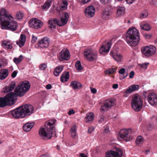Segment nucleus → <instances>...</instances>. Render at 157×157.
<instances>
[{
	"label": "nucleus",
	"instance_id": "nucleus-15",
	"mask_svg": "<svg viewBox=\"0 0 157 157\" xmlns=\"http://www.w3.org/2000/svg\"><path fill=\"white\" fill-rule=\"evenodd\" d=\"M111 48V44L109 42H104L99 50L100 54L105 55L109 51Z\"/></svg>",
	"mask_w": 157,
	"mask_h": 157
},
{
	"label": "nucleus",
	"instance_id": "nucleus-62",
	"mask_svg": "<svg viewBox=\"0 0 157 157\" xmlns=\"http://www.w3.org/2000/svg\"><path fill=\"white\" fill-rule=\"evenodd\" d=\"M91 92L93 94H95L97 92L96 89H90Z\"/></svg>",
	"mask_w": 157,
	"mask_h": 157
},
{
	"label": "nucleus",
	"instance_id": "nucleus-24",
	"mask_svg": "<svg viewBox=\"0 0 157 157\" xmlns=\"http://www.w3.org/2000/svg\"><path fill=\"white\" fill-rule=\"evenodd\" d=\"M26 37L25 35L21 34L20 40L16 42L17 44L19 45L20 47H21L24 45L26 41Z\"/></svg>",
	"mask_w": 157,
	"mask_h": 157
},
{
	"label": "nucleus",
	"instance_id": "nucleus-31",
	"mask_svg": "<svg viewBox=\"0 0 157 157\" xmlns=\"http://www.w3.org/2000/svg\"><path fill=\"white\" fill-rule=\"evenodd\" d=\"M77 128L75 125H73L71 128L70 129V132L71 133V136L74 138H76V135Z\"/></svg>",
	"mask_w": 157,
	"mask_h": 157
},
{
	"label": "nucleus",
	"instance_id": "nucleus-23",
	"mask_svg": "<svg viewBox=\"0 0 157 157\" xmlns=\"http://www.w3.org/2000/svg\"><path fill=\"white\" fill-rule=\"evenodd\" d=\"M34 123H27L23 126V130L26 132L29 131L34 125Z\"/></svg>",
	"mask_w": 157,
	"mask_h": 157
},
{
	"label": "nucleus",
	"instance_id": "nucleus-21",
	"mask_svg": "<svg viewBox=\"0 0 157 157\" xmlns=\"http://www.w3.org/2000/svg\"><path fill=\"white\" fill-rule=\"evenodd\" d=\"M30 87L29 82L26 80L22 82L16 88H30Z\"/></svg>",
	"mask_w": 157,
	"mask_h": 157
},
{
	"label": "nucleus",
	"instance_id": "nucleus-27",
	"mask_svg": "<svg viewBox=\"0 0 157 157\" xmlns=\"http://www.w3.org/2000/svg\"><path fill=\"white\" fill-rule=\"evenodd\" d=\"M2 47L6 49H11L13 47L10 41L8 40H4L2 44Z\"/></svg>",
	"mask_w": 157,
	"mask_h": 157
},
{
	"label": "nucleus",
	"instance_id": "nucleus-18",
	"mask_svg": "<svg viewBox=\"0 0 157 157\" xmlns=\"http://www.w3.org/2000/svg\"><path fill=\"white\" fill-rule=\"evenodd\" d=\"M110 55L113 58L117 61H121L122 56L121 55L118 54L116 50H112L110 52Z\"/></svg>",
	"mask_w": 157,
	"mask_h": 157
},
{
	"label": "nucleus",
	"instance_id": "nucleus-5",
	"mask_svg": "<svg viewBox=\"0 0 157 157\" xmlns=\"http://www.w3.org/2000/svg\"><path fill=\"white\" fill-rule=\"evenodd\" d=\"M63 14L64 17H61L60 21L57 19L50 20V25L52 24L51 26H50V29H52V27L56 28V25H55L56 24L59 26H62L67 24L68 20L69 15L67 12H64Z\"/></svg>",
	"mask_w": 157,
	"mask_h": 157
},
{
	"label": "nucleus",
	"instance_id": "nucleus-33",
	"mask_svg": "<svg viewBox=\"0 0 157 157\" xmlns=\"http://www.w3.org/2000/svg\"><path fill=\"white\" fill-rule=\"evenodd\" d=\"M111 14V11L108 9H106L103 12L102 17L104 19H106L110 16Z\"/></svg>",
	"mask_w": 157,
	"mask_h": 157
},
{
	"label": "nucleus",
	"instance_id": "nucleus-19",
	"mask_svg": "<svg viewBox=\"0 0 157 157\" xmlns=\"http://www.w3.org/2000/svg\"><path fill=\"white\" fill-rule=\"evenodd\" d=\"M39 47L42 48H46L49 45V39L47 37L44 38L41 40L39 41L38 44Z\"/></svg>",
	"mask_w": 157,
	"mask_h": 157
},
{
	"label": "nucleus",
	"instance_id": "nucleus-16",
	"mask_svg": "<svg viewBox=\"0 0 157 157\" xmlns=\"http://www.w3.org/2000/svg\"><path fill=\"white\" fill-rule=\"evenodd\" d=\"M70 58V53L68 50L63 49L59 53V59L60 61L68 60Z\"/></svg>",
	"mask_w": 157,
	"mask_h": 157
},
{
	"label": "nucleus",
	"instance_id": "nucleus-55",
	"mask_svg": "<svg viewBox=\"0 0 157 157\" xmlns=\"http://www.w3.org/2000/svg\"><path fill=\"white\" fill-rule=\"evenodd\" d=\"M17 74V72L16 71H14L12 74L11 76L13 78H15Z\"/></svg>",
	"mask_w": 157,
	"mask_h": 157
},
{
	"label": "nucleus",
	"instance_id": "nucleus-56",
	"mask_svg": "<svg viewBox=\"0 0 157 157\" xmlns=\"http://www.w3.org/2000/svg\"><path fill=\"white\" fill-rule=\"evenodd\" d=\"M94 128L91 127L89 128L88 130V132L89 133H92V131L94 130Z\"/></svg>",
	"mask_w": 157,
	"mask_h": 157
},
{
	"label": "nucleus",
	"instance_id": "nucleus-26",
	"mask_svg": "<svg viewBox=\"0 0 157 157\" xmlns=\"http://www.w3.org/2000/svg\"><path fill=\"white\" fill-rule=\"evenodd\" d=\"M9 106L5 97H0V107L4 108Z\"/></svg>",
	"mask_w": 157,
	"mask_h": 157
},
{
	"label": "nucleus",
	"instance_id": "nucleus-51",
	"mask_svg": "<svg viewBox=\"0 0 157 157\" xmlns=\"http://www.w3.org/2000/svg\"><path fill=\"white\" fill-rule=\"evenodd\" d=\"M125 69L124 68H121V69L119 70V73L120 74L123 75L125 73Z\"/></svg>",
	"mask_w": 157,
	"mask_h": 157
},
{
	"label": "nucleus",
	"instance_id": "nucleus-54",
	"mask_svg": "<svg viewBox=\"0 0 157 157\" xmlns=\"http://www.w3.org/2000/svg\"><path fill=\"white\" fill-rule=\"evenodd\" d=\"M58 50L57 48L55 46L53 47L52 48H51V51L53 52H56Z\"/></svg>",
	"mask_w": 157,
	"mask_h": 157
},
{
	"label": "nucleus",
	"instance_id": "nucleus-22",
	"mask_svg": "<svg viewBox=\"0 0 157 157\" xmlns=\"http://www.w3.org/2000/svg\"><path fill=\"white\" fill-rule=\"evenodd\" d=\"M9 71L6 69H2L0 71V79L3 80L6 78L8 76Z\"/></svg>",
	"mask_w": 157,
	"mask_h": 157
},
{
	"label": "nucleus",
	"instance_id": "nucleus-7",
	"mask_svg": "<svg viewBox=\"0 0 157 157\" xmlns=\"http://www.w3.org/2000/svg\"><path fill=\"white\" fill-rule=\"evenodd\" d=\"M141 50L142 55L144 57H149L155 54L156 48L154 46L150 45L142 47Z\"/></svg>",
	"mask_w": 157,
	"mask_h": 157
},
{
	"label": "nucleus",
	"instance_id": "nucleus-4",
	"mask_svg": "<svg viewBox=\"0 0 157 157\" xmlns=\"http://www.w3.org/2000/svg\"><path fill=\"white\" fill-rule=\"evenodd\" d=\"M132 108L136 111L140 110L143 107V100L141 97L138 94L135 95L131 100Z\"/></svg>",
	"mask_w": 157,
	"mask_h": 157
},
{
	"label": "nucleus",
	"instance_id": "nucleus-3",
	"mask_svg": "<svg viewBox=\"0 0 157 157\" xmlns=\"http://www.w3.org/2000/svg\"><path fill=\"white\" fill-rule=\"evenodd\" d=\"M125 39L127 43L130 46H136L140 40L139 31L135 28L129 29L126 34Z\"/></svg>",
	"mask_w": 157,
	"mask_h": 157
},
{
	"label": "nucleus",
	"instance_id": "nucleus-52",
	"mask_svg": "<svg viewBox=\"0 0 157 157\" xmlns=\"http://www.w3.org/2000/svg\"><path fill=\"white\" fill-rule=\"evenodd\" d=\"M75 113V111L72 109L69 110L68 112V115H70L72 114H74Z\"/></svg>",
	"mask_w": 157,
	"mask_h": 157
},
{
	"label": "nucleus",
	"instance_id": "nucleus-60",
	"mask_svg": "<svg viewBox=\"0 0 157 157\" xmlns=\"http://www.w3.org/2000/svg\"><path fill=\"white\" fill-rule=\"evenodd\" d=\"M143 95L144 98H146L147 96V92L144 91L143 93Z\"/></svg>",
	"mask_w": 157,
	"mask_h": 157
},
{
	"label": "nucleus",
	"instance_id": "nucleus-44",
	"mask_svg": "<svg viewBox=\"0 0 157 157\" xmlns=\"http://www.w3.org/2000/svg\"><path fill=\"white\" fill-rule=\"evenodd\" d=\"M7 64V63L6 60H4L2 59H0V67H1L2 65L5 66Z\"/></svg>",
	"mask_w": 157,
	"mask_h": 157
},
{
	"label": "nucleus",
	"instance_id": "nucleus-17",
	"mask_svg": "<svg viewBox=\"0 0 157 157\" xmlns=\"http://www.w3.org/2000/svg\"><path fill=\"white\" fill-rule=\"evenodd\" d=\"M84 12L86 16L88 17H93L95 13V8L92 6H90L86 8Z\"/></svg>",
	"mask_w": 157,
	"mask_h": 157
},
{
	"label": "nucleus",
	"instance_id": "nucleus-38",
	"mask_svg": "<svg viewBox=\"0 0 157 157\" xmlns=\"http://www.w3.org/2000/svg\"><path fill=\"white\" fill-rule=\"evenodd\" d=\"M141 28L142 29L146 31H148L151 29V27L148 24H145L143 26L141 25Z\"/></svg>",
	"mask_w": 157,
	"mask_h": 157
},
{
	"label": "nucleus",
	"instance_id": "nucleus-41",
	"mask_svg": "<svg viewBox=\"0 0 157 157\" xmlns=\"http://www.w3.org/2000/svg\"><path fill=\"white\" fill-rule=\"evenodd\" d=\"M143 140L142 137L141 136H139L137 137L136 142L137 144H140L143 141Z\"/></svg>",
	"mask_w": 157,
	"mask_h": 157
},
{
	"label": "nucleus",
	"instance_id": "nucleus-6",
	"mask_svg": "<svg viewBox=\"0 0 157 157\" xmlns=\"http://www.w3.org/2000/svg\"><path fill=\"white\" fill-rule=\"evenodd\" d=\"M13 89H5L3 92L5 93H8L4 96L8 103L9 106H11L14 105L17 100V98L14 93L10 92Z\"/></svg>",
	"mask_w": 157,
	"mask_h": 157
},
{
	"label": "nucleus",
	"instance_id": "nucleus-42",
	"mask_svg": "<svg viewBox=\"0 0 157 157\" xmlns=\"http://www.w3.org/2000/svg\"><path fill=\"white\" fill-rule=\"evenodd\" d=\"M142 86L141 85H135L133 84L129 86L128 88H142Z\"/></svg>",
	"mask_w": 157,
	"mask_h": 157
},
{
	"label": "nucleus",
	"instance_id": "nucleus-59",
	"mask_svg": "<svg viewBox=\"0 0 157 157\" xmlns=\"http://www.w3.org/2000/svg\"><path fill=\"white\" fill-rule=\"evenodd\" d=\"M109 131V128L108 127H106L104 130V132L105 133H107Z\"/></svg>",
	"mask_w": 157,
	"mask_h": 157
},
{
	"label": "nucleus",
	"instance_id": "nucleus-32",
	"mask_svg": "<svg viewBox=\"0 0 157 157\" xmlns=\"http://www.w3.org/2000/svg\"><path fill=\"white\" fill-rule=\"evenodd\" d=\"M94 118V114L91 112L86 114V117H85L86 121V122L92 121Z\"/></svg>",
	"mask_w": 157,
	"mask_h": 157
},
{
	"label": "nucleus",
	"instance_id": "nucleus-48",
	"mask_svg": "<svg viewBox=\"0 0 157 157\" xmlns=\"http://www.w3.org/2000/svg\"><path fill=\"white\" fill-rule=\"evenodd\" d=\"M149 64V63H144L143 64H140V65L142 68H144L146 69L148 65Z\"/></svg>",
	"mask_w": 157,
	"mask_h": 157
},
{
	"label": "nucleus",
	"instance_id": "nucleus-39",
	"mask_svg": "<svg viewBox=\"0 0 157 157\" xmlns=\"http://www.w3.org/2000/svg\"><path fill=\"white\" fill-rule=\"evenodd\" d=\"M75 67L78 70H81L83 69L80 61L76 62L75 65Z\"/></svg>",
	"mask_w": 157,
	"mask_h": 157
},
{
	"label": "nucleus",
	"instance_id": "nucleus-36",
	"mask_svg": "<svg viewBox=\"0 0 157 157\" xmlns=\"http://www.w3.org/2000/svg\"><path fill=\"white\" fill-rule=\"evenodd\" d=\"M23 59V56L20 55L18 58H14L13 59V62L17 64H19Z\"/></svg>",
	"mask_w": 157,
	"mask_h": 157
},
{
	"label": "nucleus",
	"instance_id": "nucleus-40",
	"mask_svg": "<svg viewBox=\"0 0 157 157\" xmlns=\"http://www.w3.org/2000/svg\"><path fill=\"white\" fill-rule=\"evenodd\" d=\"M49 8V0L45 2L44 4L42 6V8L44 10H46Z\"/></svg>",
	"mask_w": 157,
	"mask_h": 157
},
{
	"label": "nucleus",
	"instance_id": "nucleus-20",
	"mask_svg": "<svg viewBox=\"0 0 157 157\" xmlns=\"http://www.w3.org/2000/svg\"><path fill=\"white\" fill-rule=\"evenodd\" d=\"M29 89H15L14 91V94L17 98V96L21 97L24 95L29 90Z\"/></svg>",
	"mask_w": 157,
	"mask_h": 157
},
{
	"label": "nucleus",
	"instance_id": "nucleus-2",
	"mask_svg": "<svg viewBox=\"0 0 157 157\" xmlns=\"http://www.w3.org/2000/svg\"><path fill=\"white\" fill-rule=\"evenodd\" d=\"M33 106L29 104L21 105L11 111L12 116L15 118H24L31 115L33 113Z\"/></svg>",
	"mask_w": 157,
	"mask_h": 157
},
{
	"label": "nucleus",
	"instance_id": "nucleus-49",
	"mask_svg": "<svg viewBox=\"0 0 157 157\" xmlns=\"http://www.w3.org/2000/svg\"><path fill=\"white\" fill-rule=\"evenodd\" d=\"M111 151H107L106 153V157H113Z\"/></svg>",
	"mask_w": 157,
	"mask_h": 157
},
{
	"label": "nucleus",
	"instance_id": "nucleus-8",
	"mask_svg": "<svg viewBox=\"0 0 157 157\" xmlns=\"http://www.w3.org/2000/svg\"><path fill=\"white\" fill-rule=\"evenodd\" d=\"M119 134L120 137L126 141L132 140L133 136L132 132L130 129H121L120 131Z\"/></svg>",
	"mask_w": 157,
	"mask_h": 157
},
{
	"label": "nucleus",
	"instance_id": "nucleus-13",
	"mask_svg": "<svg viewBox=\"0 0 157 157\" xmlns=\"http://www.w3.org/2000/svg\"><path fill=\"white\" fill-rule=\"evenodd\" d=\"M56 121V120L55 119H50V139L52 137H55L56 136L55 127V126H52L55 125Z\"/></svg>",
	"mask_w": 157,
	"mask_h": 157
},
{
	"label": "nucleus",
	"instance_id": "nucleus-12",
	"mask_svg": "<svg viewBox=\"0 0 157 157\" xmlns=\"http://www.w3.org/2000/svg\"><path fill=\"white\" fill-rule=\"evenodd\" d=\"M43 23L40 20L36 18L31 19L29 22V25L31 28L37 29L43 25Z\"/></svg>",
	"mask_w": 157,
	"mask_h": 157
},
{
	"label": "nucleus",
	"instance_id": "nucleus-10",
	"mask_svg": "<svg viewBox=\"0 0 157 157\" xmlns=\"http://www.w3.org/2000/svg\"><path fill=\"white\" fill-rule=\"evenodd\" d=\"M116 100L113 98H110L105 101L103 105H101L100 109L101 111H107L114 105Z\"/></svg>",
	"mask_w": 157,
	"mask_h": 157
},
{
	"label": "nucleus",
	"instance_id": "nucleus-53",
	"mask_svg": "<svg viewBox=\"0 0 157 157\" xmlns=\"http://www.w3.org/2000/svg\"><path fill=\"white\" fill-rule=\"evenodd\" d=\"M135 73L134 71H131L130 74L129 75V77L130 78H132L134 75Z\"/></svg>",
	"mask_w": 157,
	"mask_h": 157
},
{
	"label": "nucleus",
	"instance_id": "nucleus-25",
	"mask_svg": "<svg viewBox=\"0 0 157 157\" xmlns=\"http://www.w3.org/2000/svg\"><path fill=\"white\" fill-rule=\"evenodd\" d=\"M69 77V72H65L62 74L61 77V81L62 82H66L68 80Z\"/></svg>",
	"mask_w": 157,
	"mask_h": 157
},
{
	"label": "nucleus",
	"instance_id": "nucleus-9",
	"mask_svg": "<svg viewBox=\"0 0 157 157\" xmlns=\"http://www.w3.org/2000/svg\"><path fill=\"white\" fill-rule=\"evenodd\" d=\"M49 121H47L45 124L44 127H41L39 130V134L40 138L45 140H48V133L49 132L48 128Z\"/></svg>",
	"mask_w": 157,
	"mask_h": 157
},
{
	"label": "nucleus",
	"instance_id": "nucleus-45",
	"mask_svg": "<svg viewBox=\"0 0 157 157\" xmlns=\"http://www.w3.org/2000/svg\"><path fill=\"white\" fill-rule=\"evenodd\" d=\"M138 89H127V90H125L124 94H129L134 91L137 90Z\"/></svg>",
	"mask_w": 157,
	"mask_h": 157
},
{
	"label": "nucleus",
	"instance_id": "nucleus-30",
	"mask_svg": "<svg viewBox=\"0 0 157 157\" xmlns=\"http://www.w3.org/2000/svg\"><path fill=\"white\" fill-rule=\"evenodd\" d=\"M70 85L73 88H78L79 87H82V84L78 82L73 81L71 82Z\"/></svg>",
	"mask_w": 157,
	"mask_h": 157
},
{
	"label": "nucleus",
	"instance_id": "nucleus-58",
	"mask_svg": "<svg viewBox=\"0 0 157 157\" xmlns=\"http://www.w3.org/2000/svg\"><path fill=\"white\" fill-rule=\"evenodd\" d=\"M90 0H81V2L83 4H85L89 2Z\"/></svg>",
	"mask_w": 157,
	"mask_h": 157
},
{
	"label": "nucleus",
	"instance_id": "nucleus-35",
	"mask_svg": "<svg viewBox=\"0 0 157 157\" xmlns=\"http://www.w3.org/2000/svg\"><path fill=\"white\" fill-rule=\"evenodd\" d=\"M116 70L115 68H110L107 69L105 71V74H111L114 72Z\"/></svg>",
	"mask_w": 157,
	"mask_h": 157
},
{
	"label": "nucleus",
	"instance_id": "nucleus-43",
	"mask_svg": "<svg viewBox=\"0 0 157 157\" xmlns=\"http://www.w3.org/2000/svg\"><path fill=\"white\" fill-rule=\"evenodd\" d=\"M147 13L146 11H144V12H142L140 15L139 17L140 18H143L146 17L147 16Z\"/></svg>",
	"mask_w": 157,
	"mask_h": 157
},
{
	"label": "nucleus",
	"instance_id": "nucleus-46",
	"mask_svg": "<svg viewBox=\"0 0 157 157\" xmlns=\"http://www.w3.org/2000/svg\"><path fill=\"white\" fill-rule=\"evenodd\" d=\"M16 86V84L14 82H12L9 85V88H14Z\"/></svg>",
	"mask_w": 157,
	"mask_h": 157
},
{
	"label": "nucleus",
	"instance_id": "nucleus-11",
	"mask_svg": "<svg viewBox=\"0 0 157 157\" xmlns=\"http://www.w3.org/2000/svg\"><path fill=\"white\" fill-rule=\"evenodd\" d=\"M84 55L86 59L90 61H93L97 58V52L91 50L85 51Z\"/></svg>",
	"mask_w": 157,
	"mask_h": 157
},
{
	"label": "nucleus",
	"instance_id": "nucleus-57",
	"mask_svg": "<svg viewBox=\"0 0 157 157\" xmlns=\"http://www.w3.org/2000/svg\"><path fill=\"white\" fill-rule=\"evenodd\" d=\"M78 156L79 157H87V155L84 153H80Z\"/></svg>",
	"mask_w": 157,
	"mask_h": 157
},
{
	"label": "nucleus",
	"instance_id": "nucleus-61",
	"mask_svg": "<svg viewBox=\"0 0 157 157\" xmlns=\"http://www.w3.org/2000/svg\"><path fill=\"white\" fill-rule=\"evenodd\" d=\"M113 88H117L118 87V85L117 84H114L113 86Z\"/></svg>",
	"mask_w": 157,
	"mask_h": 157
},
{
	"label": "nucleus",
	"instance_id": "nucleus-64",
	"mask_svg": "<svg viewBox=\"0 0 157 157\" xmlns=\"http://www.w3.org/2000/svg\"><path fill=\"white\" fill-rule=\"evenodd\" d=\"M144 36L145 37L147 38H149L151 36L150 34H145Z\"/></svg>",
	"mask_w": 157,
	"mask_h": 157
},
{
	"label": "nucleus",
	"instance_id": "nucleus-47",
	"mask_svg": "<svg viewBox=\"0 0 157 157\" xmlns=\"http://www.w3.org/2000/svg\"><path fill=\"white\" fill-rule=\"evenodd\" d=\"M47 67V65L45 63H42L40 64L39 66L40 69L41 70H44Z\"/></svg>",
	"mask_w": 157,
	"mask_h": 157
},
{
	"label": "nucleus",
	"instance_id": "nucleus-1",
	"mask_svg": "<svg viewBox=\"0 0 157 157\" xmlns=\"http://www.w3.org/2000/svg\"><path fill=\"white\" fill-rule=\"evenodd\" d=\"M12 16L6 9L2 8L0 10V23L2 29L14 31L16 30L17 23L13 20Z\"/></svg>",
	"mask_w": 157,
	"mask_h": 157
},
{
	"label": "nucleus",
	"instance_id": "nucleus-29",
	"mask_svg": "<svg viewBox=\"0 0 157 157\" xmlns=\"http://www.w3.org/2000/svg\"><path fill=\"white\" fill-rule=\"evenodd\" d=\"M113 157H121L122 155V151L118 149L117 150V151H111Z\"/></svg>",
	"mask_w": 157,
	"mask_h": 157
},
{
	"label": "nucleus",
	"instance_id": "nucleus-34",
	"mask_svg": "<svg viewBox=\"0 0 157 157\" xmlns=\"http://www.w3.org/2000/svg\"><path fill=\"white\" fill-rule=\"evenodd\" d=\"M63 69V67L58 66L54 70L53 73L54 75L57 76L59 75Z\"/></svg>",
	"mask_w": 157,
	"mask_h": 157
},
{
	"label": "nucleus",
	"instance_id": "nucleus-63",
	"mask_svg": "<svg viewBox=\"0 0 157 157\" xmlns=\"http://www.w3.org/2000/svg\"><path fill=\"white\" fill-rule=\"evenodd\" d=\"M134 0H126V2L128 4L132 3Z\"/></svg>",
	"mask_w": 157,
	"mask_h": 157
},
{
	"label": "nucleus",
	"instance_id": "nucleus-28",
	"mask_svg": "<svg viewBox=\"0 0 157 157\" xmlns=\"http://www.w3.org/2000/svg\"><path fill=\"white\" fill-rule=\"evenodd\" d=\"M117 15L120 17L123 15L124 13L125 9L123 7L119 6L117 8Z\"/></svg>",
	"mask_w": 157,
	"mask_h": 157
},
{
	"label": "nucleus",
	"instance_id": "nucleus-50",
	"mask_svg": "<svg viewBox=\"0 0 157 157\" xmlns=\"http://www.w3.org/2000/svg\"><path fill=\"white\" fill-rule=\"evenodd\" d=\"M37 40V37L34 35L32 36V38L31 40V42L32 43H34L36 40Z\"/></svg>",
	"mask_w": 157,
	"mask_h": 157
},
{
	"label": "nucleus",
	"instance_id": "nucleus-37",
	"mask_svg": "<svg viewBox=\"0 0 157 157\" xmlns=\"http://www.w3.org/2000/svg\"><path fill=\"white\" fill-rule=\"evenodd\" d=\"M24 16L23 13L21 11L17 12L16 14V18L17 20L21 19Z\"/></svg>",
	"mask_w": 157,
	"mask_h": 157
},
{
	"label": "nucleus",
	"instance_id": "nucleus-14",
	"mask_svg": "<svg viewBox=\"0 0 157 157\" xmlns=\"http://www.w3.org/2000/svg\"><path fill=\"white\" fill-rule=\"evenodd\" d=\"M147 99L148 102L151 105H157V94L155 93H151L149 94Z\"/></svg>",
	"mask_w": 157,
	"mask_h": 157
}]
</instances>
